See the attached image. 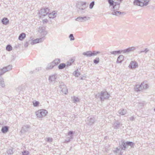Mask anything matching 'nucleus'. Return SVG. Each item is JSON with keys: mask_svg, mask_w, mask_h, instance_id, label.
Instances as JSON below:
<instances>
[{"mask_svg": "<svg viewBox=\"0 0 155 155\" xmlns=\"http://www.w3.org/2000/svg\"><path fill=\"white\" fill-rule=\"evenodd\" d=\"M138 107L140 108H142L143 106V104L141 103H139L137 104Z\"/></svg>", "mask_w": 155, "mask_h": 155, "instance_id": "obj_51", "label": "nucleus"}, {"mask_svg": "<svg viewBox=\"0 0 155 155\" xmlns=\"http://www.w3.org/2000/svg\"><path fill=\"white\" fill-rule=\"evenodd\" d=\"M28 41H26L24 45V46L25 47H27L28 46Z\"/></svg>", "mask_w": 155, "mask_h": 155, "instance_id": "obj_55", "label": "nucleus"}, {"mask_svg": "<svg viewBox=\"0 0 155 155\" xmlns=\"http://www.w3.org/2000/svg\"><path fill=\"white\" fill-rule=\"evenodd\" d=\"M55 66V64H54V62H52L48 64L46 67V69L48 70L52 69Z\"/></svg>", "mask_w": 155, "mask_h": 155, "instance_id": "obj_20", "label": "nucleus"}, {"mask_svg": "<svg viewBox=\"0 0 155 155\" xmlns=\"http://www.w3.org/2000/svg\"><path fill=\"white\" fill-rule=\"evenodd\" d=\"M96 120V118L94 117H89L87 119L86 123L88 125H91L94 123Z\"/></svg>", "mask_w": 155, "mask_h": 155, "instance_id": "obj_4", "label": "nucleus"}, {"mask_svg": "<svg viewBox=\"0 0 155 155\" xmlns=\"http://www.w3.org/2000/svg\"><path fill=\"white\" fill-rule=\"evenodd\" d=\"M48 14V17L50 18H55L56 15V13L55 12H52L51 13H49Z\"/></svg>", "mask_w": 155, "mask_h": 155, "instance_id": "obj_25", "label": "nucleus"}, {"mask_svg": "<svg viewBox=\"0 0 155 155\" xmlns=\"http://www.w3.org/2000/svg\"><path fill=\"white\" fill-rule=\"evenodd\" d=\"M115 150H114V153H116V154H120V155H122V153H123V152H122V150L120 148H119L118 147H117L116 148Z\"/></svg>", "mask_w": 155, "mask_h": 155, "instance_id": "obj_21", "label": "nucleus"}, {"mask_svg": "<svg viewBox=\"0 0 155 155\" xmlns=\"http://www.w3.org/2000/svg\"><path fill=\"white\" fill-rule=\"evenodd\" d=\"M0 82L1 86L2 87H4L5 84L4 82V80L3 78H2V77H0Z\"/></svg>", "mask_w": 155, "mask_h": 155, "instance_id": "obj_34", "label": "nucleus"}, {"mask_svg": "<svg viewBox=\"0 0 155 155\" xmlns=\"http://www.w3.org/2000/svg\"><path fill=\"white\" fill-rule=\"evenodd\" d=\"M33 106L34 107H37L38 106L39 104V102L36 101H34L33 102Z\"/></svg>", "mask_w": 155, "mask_h": 155, "instance_id": "obj_42", "label": "nucleus"}, {"mask_svg": "<svg viewBox=\"0 0 155 155\" xmlns=\"http://www.w3.org/2000/svg\"><path fill=\"white\" fill-rule=\"evenodd\" d=\"M75 60L74 58H71L66 63V66L68 67L71 65L74 62Z\"/></svg>", "mask_w": 155, "mask_h": 155, "instance_id": "obj_23", "label": "nucleus"}, {"mask_svg": "<svg viewBox=\"0 0 155 155\" xmlns=\"http://www.w3.org/2000/svg\"><path fill=\"white\" fill-rule=\"evenodd\" d=\"M22 155H29V151L27 150H24L22 152Z\"/></svg>", "mask_w": 155, "mask_h": 155, "instance_id": "obj_48", "label": "nucleus"}, {"mask_svg": "<svg viewBox=\"0 0 155 155\" xmlns=\"http://www.w3.org/2000/svg\"><path fill=\"white\" fill-rule=\"evenodd\" d=\"M49 9L48 8L41 9L39 12V15L41 17H43L49 14Z\"/></svg>", "mask_w": 155, "mask_h": 155, "instance_id": "obj_3", "label": "nucleus"}, {"mask_svg": "<svg viewBox=\"0 0 155 155\" xmlns=\"http://www.w3.org/2000/svg\"><path fill=\"white\" fill-rule=\"evenodd\" d=\"M122 124L118 121H116L114 124V128L115 129H118Z\"/></svg>", "mask_w": 155, "mask_h": 155, "instance_id": "obj_15", "label": "nucleus"}, {"mask_svg": "<svg viewBox=\"0 0 155 155\" xmlns=\"http://www.w3.org/2000/svg\"><path fill=\"white\" fill-rule=\"evenodd\" d=\"M90 19V18L88 17H79L75 19V20L79 22H84Z\"/></svg>", "mask_w": 155, "mask_h": 155, "instance_id": "obj_8", "label": "nucleus"}, {"mask_svg": "<svg viewBox=\"0 0 155 155\" xmlns=\"http://www.w3.org/2000/svg\"><path fill=\"white\" fill-rule=\"evenodd\" d=\"M48 22V20L47 19H45L43 20V23H47Z\"/></svg>", "mask_w": 155, "mask_h": 155, "instance_id": "obj_56", "label": "nucleus"}, {"mask_svg": "<svg viewBox=\"0 0 155 155\" xmlns=\"http://www.w3.org/2000/svg\"><path fill=\"white\" fill-rule=\"evenodd\" d=\"M2 22L4 25H6L9 23V21L7 18H4L2 19Z\"/></svg>", "mask_w": 155, "mask_h": 155, "instance_id": "obj_26", "label": "nucleus"}, {"mask_svg": "<svg viewBox=\"0 0 155 155\" xmlns=\"http://www.w3.org/2000/svg\"><path fill=\"white\" fill-rule=\"evenodd\" d=\"M30 127L28 125L23 126L22 127L20 132L22 133H25L28 131L30 129Z\"/></svg>", "mask_w": 155, "mask_h": 155, "instance_id": "obj_9", "label": "nucleus"}, {"mask_svg": "<svg viewBox=\"0 0 155 155\" xmlns=\"http://www.w3.org/2000/svg\"><path fill=\"white\" fill-rule=\"evenodd\" d=\"M124 57L123 55H120L117 58V63H121L124 59Z\"/></svg>", "mask_w": 155, "mask_h": 155, "instance_id": "obj_22", "label": "nucleus"}, {"mask_svg": "<svg viewBox=\"0 0 155 155\" xmlns=\"http://www.w3.org/2000/svg\"><path fill=\"white\" fill-rule=\"evenodd\" d=\"M137 66V63L135 61H131L129 66V68L132 69L134 68Z\"/></svg>", "mask_w": 155, "mask_h": 155, "instance_id": "obj_13", "label": "nucleus"}, {"mask_svg": "<svg viewBox=\"0 0 155 155\" xmlns=\"http://www.w3.org/2000/svg\"><path fill=\"white\" fill-rule=\"evenodd\" d=\"M9 130V127H8L5 126L4 127H3L1 129L2 132L3 133H7Z\"/></svg>", "mask_w": 155, "mask_h": 155, "instance_id": "obj_18", "label": "nucleus"}, {"mask_svg": "<svg viewBox=\"0 0 155 155\" xmlns=\"http://www.w3.org/2000/svg\"><path fill=\"white\" fill-rule=\"evenodd\" d=\"M81 80L83 79V78H81Z\"/></svg>", "mask_w": 155, "mask_h": 155, "instance_id": "obj_58", "label": "nucleus"}, {"mask_svg": "<svg viewBox=\"0 0 155 155\" xmlns=\"http://www.w3.org/2000/svg\"><path fill=\"white\" fill-rule=\"evenodd\" d=\"M110 94L106 91H102L95 95V98H99L101 101H103L107 99L110 97Z\"/></svg>", "mask_w": 155, "mask_h": 155, "instance_id": "obj_1", "label": "nucleus"}, {"mask_svg": "<svg viewBox=\"0 0 155 155\" xmlns=\"http://www.w3.org/2000/svg\"><path fill=\"white\" fill-rule=\"evenodd\" d=\"M116 0L117 1L120 2H121L122 1V0Z\"/></svg>", "mask_w": 155, "mask_h": 155, "instance_id": "obj_57", "label": "nucleus"}, {"mask_svg": "<svg viewBox=\"0 0 155 155\" xmlns=\"http://www.w3.org/2000/svg\"><path fill=\"white\" fill-rule=\"evenodd\" d=\"M60 61L61 60L60 59L57 58L56 59L52 62H54V64H55V65H56L58 64L60 62Z\"/></svg>", "mask_w": 155, "mask_h": 155, "instance_id": "obj_33", "label": "nucleus"}, {"mask_svg": "<svg viewBox=\"0 0 155 155\" xmlns=\"http://www.w3.org/2000/svg\"><path fill=\"white\" fill-rule=\"evenodd\" d=\"M6 50L8 51H10L12 50V47L11 45H8L6 47Z\"/></svg>", "mask_w": 155, "mask_h": 155, "instance_id": "obj_38", "label": "nucleus"}, {"mask_svg": "<svg viewBox=\"0 0 155 155\" xmlns=\"http://www.w3.org/2000/svg\"><path fill=\"white\" fill-rule=\"evenodd\" d=\"M129 119L130 120H131V121H134L135 120V118L133 116H132V117H130L129 118Z\"/></svg>", "mask_w": 155, "mask_h": 155, "instance_id": "obj_54", "label": "nucleus"}, {"mask_svg": "<svg viewBox=\"0 0 155 155\" xmlns=\"http://www.w3.org/2000/svg\"><path fill=\"white\" fill-rule=\"evenodd\" d=\"M126 143L127 144V146H130L131 147H133V146L134 144L133 142L130 141L126 142Z\"/></svg>", "mask_w": 155, "mask_h": 155, "instance_id": "obj_39", "label": "nucleus"}, {"mask_svg": "<svg viewBox=\"0 0 155 155\" xmlns=\"http://www.w3.org/2000/svg\"><path fill=\"white\" fill-rule=\"evenodd\" d=\"M77 8L79 9L78 10V12L79 13L82 14L85 12L84 11V10L81 9V8L79 7V4L77 5Z\"/></svg>", "mask_w": 155, "mask_h": 155, "instance_id": "obj_36", "label": "nucleus"}, {"mask_svg": "<svg viewBox=\"0 0 155 155\" xmlns=\"http://www.w3.org/2000/svg\"><path fill=\"white\" fill-rule=\"evenodd\" d=\"M121 142V144H120V143H119L120 148L121 150H125L127 146L126 142H125L123 140H122Z\"/></svg>", "mask_w": 155, "mask_h": 155, "instance_id": "obj_11", "label": "nucleus"}, {"mask_svg": "<svg viewBox=\"0 0 155 155\" xmlns=\"http://www.w3.org/2000/svg\"><path fill=\"white\" fill-rule=\"evenodd\" d=\"M107 0L108 1V3H109V4L110 5V6H111V5H113V4L114 3V1H115V0Z\"/></svg>", "mask_w": 155, "mask_h": 155, "instance_id": "obj_45", "label": "nucleus"}, {"mask_svg": "<svg viewBox=\"0 0 155 155\" xmlns=\"http://www.w3.org/2000/svg\"><path fill=\"white\" fill-rule=\"evenodd\" d=\"M143 84H141L140 85H137L134 88V90L138 92L140 91L143 89L142 88V85Z\"/></svg>", "mask_w": 155, "mask_h": 155, "instance_id": "obj_14", "label": "nucleus"}, {"mask_svg": "<svg viewBox=\"0 0 155 155\" xmlns=\"http://www.w3.org/2000/svg\"><path fill=\"white\" fill-rule=\"evenodd\" d=\"M73 133L72 131H70L68 132V136L70 137H69V139H66L65 140V141L67 142H68L70 141L71 140L73 139Z\"/></svg>", "mask_w": 155, "mask_h": 155, "instance_id": "obj_12", "label": "nucleus"}, {"mask_svg": "<svg viewBox=\"0 0 155 155\" xmlns=\"http://www.w3.org/2000/svg\"><path fill=\"white\" fill-rule=\"evenodd\" d=\"M141 84H143L142 85V88L143 89H147L148 88V85L147 84L145 83L144 82H143Z\"/></svg>", "mask_w": 155, "mask_h": 155, "instance_id": "obj_37", "label": "nucleus"}, {"mask_svg": "<svg viewBox=\"0 0 155 155\" xmlns=\"http://www.w3.org/2000/svg\"><path fill=\"white\" fill-rule=\"evenodd\" d=\"M80 5L81 6V9L85 10L87 8L86 3V2H81Z\"/></svg>", "mask_w": 155, "mask_h": 155, "instance_id": "obj_27", "label": "nucleus"}, {"mask_svg": "<svg viewBox=\"0 0 155 155\" xmlns=\"http://www.w3.org/2000/svg\"><path fill=\"white\" fill-rule=\"evenodd\" d=\"M52 140H53V139L51 138L48 137L47 138V141L48 142H51L52 141Z\"/></svg>", "mask_w": 155, "mask_h": 155, "instance_id": "obj_52", "label": "nucleus"}, {"mask_svg": "<svg viewBox=\"0 0 155 155\" xmlns=\"http://www.w3.org/2000/svg\"><path fill=\"white\" fill-rule=\"evenodd\" d=\"M26 37V34L24 33H22L19 35L18 39L20 40H22Z\"/></svg>", "mask_w": 155, "mask_h": 155, "instance_id": "obj_28", "label": "nucleus"}, {"mask_svg": "<svg viewBox=\"0 0 155 155\" xmlns=\"http://www.w3.org/2000/svg\"><path fill=\"white\" fill-rule=\"evenodd\" d=\"M99 58L98 57H97L93 61L94 63L95 64H98L99 62Z\"/></svg>", "mask_w": 155, "mask_h": 155, "instance_id": "obj_40", "label": "nucleus"}, {"mask_svg": "<svg viewBox=\"0 0 155 155\" xmlns=\"http://www.w3.org/2000/svg\"><path fill=\"white\" fill-rule=\"evenodd\" d=\"M35 113L38 117L41 118L46 115L48 114V111L45 109H41L36 111Z\"/></svg>", "mask_w": 155, "mask_h": 155, "instance_id": "obj_2", "label": "nucleus"}, {"mask_svg": "<svg viewBox=\"0 0 155 155\" xmlns=\"http://www.w3.org/2000/svg\"><path fill=\"white\" fill-rule=\"evenodd\" d=\"M6 70H7V71L11 70L12 68V65H9L8 66L4 67Z\"/></svg>", "mask_w": 155, "mask_h": 155, "instance_id": "obj_41", "label": "nucleus"}, {"mask_svg": "<svg viewBox=\"0 0 155 155\" xmlns=\"http://www.w3.org/2000/svg\"><path fill=\"white\" fill-rule=\"evenodd\" d=\"M100 52L99 51H91V56H94L96 55L97 54H99L100 53Z\"/></svg>", "mask_w": 155, "mask_h": 155, "instance_id": "obj_43", "label": "nucleus"}, {"mask_svg": "<svg viewBox=\"0 0 155 155\" xmlns=\"http://www.w3.org/2000/svg\"><path fill=\"white\" fill-rule=\"evenodd\" d=\"M56 74H54L50 76L49 77L48 80L50 82L54 81L56 78Z\"/></svg>", "mask_w": 155, "mask_h": 155, "instance_id": "obj_17", "label": "nucleus"}, {"mask_svg": "<svg viewBox=\"0 0 155 155\" xmlns=\"http://www.w3.org/2000/svg\"><path fill=\"white\" fill-rule=\"evenodd\" d=\"M91 53V51H88L85 52H84L83 53V54L87 57H91L92 56Z\"/></svg>", "mask_w": 155, "mask_h": 155, "instance_id": "obj_24", "label": "nucleus"}, {"mask_svg": "<svg viewBox=\"0 0 155 155\" xmlns=\"http://www.w3.org/2000/svg\"><path fill=\"white\" fill-rule=\"evenodd\" d=\"M69 38H70V40L71 41H73L74 40L75 38L73 36V34H71L70 35Z\"/></svg>", "mask_w": 155, "mask_h": 155, "instance_id": "obj_47", "label": "nucleus"}, {"mask_svg": "<svg viewBox=\"0 0 155 155\" xmlns=\"http://www.w3.org/2000/svg\"><path fill=\"white\" fill-rule=\"evenodd\" d=\"M141 7L147 5L149 2V0H140Z\"/></svg>", "mask_w": 155, "mask_h": 155, "instance_id": "obj_16", "label": "nucleus"}, {"mask_svg": "<svg viewBox=\"0 0 155 155\" xmlns=\"http://www.w3.org/2000/svg\"><path fill=\"white\" fill-rule=\"evenodd\" d=\"M114 3L113 5L111 6H112V8H111V10L113 12H114V11H116L119 10L120 7V2H114Z\"/></svg>", "mask_w": 155, "mask_h": 155, "instance_id": "obj_6", "label": "nucleus"}, {"mask_svg": "<svg viewBox=\"0 0 155 155\" xmlns=\"http://www.w3.org/2000/svg\"><path fill=\"white\" fill-rule=\"evenodd\" d=\"M118 112L120 114L123 115L126 113V111L123 109H121L119 110Z\"/></svg>", "mask_w": 155, "mask_h": 155, "instance_id": "obj_31", "label": "nucleus"}, {"mask_svg": "<svg viewBox=\"0 0 155 155\" xmlns=\"http://www.w3.org/2000/svg\"><path fill=\"white\" fill-rule=\"evenodd\" d=\"M124 12H121L120 11H114L111 13V14L113 15H115L117 16H119L120 15L123 14Z\"/></svg>", "mask_w": 155, "mask_h": 155, "instance_id": "obj_19", "label": "nucleus"}, {"mask_svg": "<svg viewBox=\"0 0 155 155\" xmlns=\"http://www.w3.org/2000/svg\"><path fill=\"white\" fill-rule=\"evenodd\" d=\"M73 100L74 103L78 102L79 101V99L77 97H74L73 98Z\"/></svg>", "mask_w": 155, "mask_h": 155, "instance_id": "obj_44", "label": "nucleus"}, {"mask_svg": "<svg viewBox=\"0 0 155 155\" xmlns=\"http://www.w3.org/2000/svg\"><path fill=\"white\" fill-rule=\"evenodd\" d=\"M134 4L135 5L141 6L140 0H134Z\"/></svg>", "mask_w": 155, "mask_h": 155, "instance_id": "obj_32", "label": "nucleus"}, {"mask_svg": "<svg viewBox=\"0 0 155 155\" xmlns=\"http://www.w3.org/2000/svg\"><path fill=\"white\" fill-rule=\"evenodd\" d=\"M111 54H113L115 55H116L117 54H120L121 53V51L120 50L111 51L109 52Z\"/></svg>", "mask_w": 155, "mask_h": 155, "instance_id": "obj_29", "label": "nucleus"}, {"mask_svg": "<svg viewBox=\"0 0 155 155\" xmlns=\"http://www.w3.org/2000/svg\"><path fill=\"white\" fill-rule=\"evenodd\" d=\"M7 152L8 155H11L13 154V152L12 149H9L7 150Z\"/></svg>", "mask_w": 155, "mask_h": 155, "instance_id": "obj_46", "label": "nucleus"}, {"mask_svg": "<svg viewBox=\"0 0 155 155\" xmlns=\"http://www.w3.org/2000/svg\"><path fill=\"white\" fill-rule=\"evenodd\" d=\"M154 111H155V108L154 109Z\"/></svg>", "mask_w": 155, "mask_h": 155, "instance_id": "obj_59", "label": "nucleus"}, {"mask_svg": "<svg viewBox=\"0 0 155 155\" xmlns=\"http://www.w3.org/2000/svg\"><path fill=\"white\" fill-rule=\"evenodd\" d=\"M60 87L61 89V91L63 93L65 94H67L68 93V90L66 86L64 85L63 83L61 82L60 83Z\"/></svg>", "mask_w": 155, "mask_h": 155, "instance_id": "obj_5", "label": "nucleus"}, {"mask_svg": "<svg viewBox=\"0 0 155 155\" xmlns=\"http://www.w3.org/2000/svg\"><path fill=\"white\" fill-rule=\"evenodd\" d=\"M149 50L147 48H146L144 51H140V53L145 52V53H147L148 51Z\"/></svg>", "mask_w": 155, "mask_h": 155, "instance_id": "obj_53", "label": "nucleus"}, {"mask_svg": "<svg viewBox=\"0 0 155 155\" xmlns=\"http://www.w3.org/2000/svg\"><path fill=\"white\" fill-rule=\"evenodd\" d=\"M45 37H43L41 38H37L35 39L34 40L32 41L31 42V44L32 45L37 43H38L42 42L45 39Z\"/></svg>", "mask_w": 155, "mask_h": 155, "instance_id": "obj_7", "label": "nucleus"}, {"mask_svg": "<svg viewBox=\"0 0 155 155\" xmlns=\"http://www.w3.org/2000/svg\"><path fill=\"white\" fill-rule=\"evenodd\" d=\"M135 48L134 47H131L124 50H121V52H123V53H128L130 52L133 51L135 50Z\"/></svg>", "mask_w": 155, "mask_h": 155, "instance_id": "obj_10", "label": "nucleus"}, {"mask_svg": "<svg viewBox=\"0 0 155 155\" xmlns=\"http://www.w3.org/2000/svg\"><path fill=\"white\" fill-rule=\"evenodd\" d=\"M94 5V2L93 1L92 2H91L90 4L89 5V8L90 9H92L93 7V6Z\"/></svg>", "mask_w": 155, "mask_h": 155, "instance_id": "obj_49", "label": "nucleus"}, {"mask_svg": "<svg viewBox=\"0 0 155 155\" xmlns=\"http://www.w3.org/2000/svg\"><path fill=\"white\" fill-rule=\"evenodd\" d=\"M41 30V35L43 36V37H45L47 34V32L45 30L43 29H42V28Z\"/></svg>", "mask_w": 155, "mask_h": 155, "instance_id": "obj_35", "label": "nucleus"}, {"mask_svg": "<svg viewBox=\"0 0 155 155\" xmlns=\"http://www.w3.org/2000/svg\"><path fill=\"white\" fill-rule=\"evenodd\" d=\"M66 64L64 63H62L60 64L58 66V68L59 69L61 70L64 69L65 68Z\"/></svg>", "mask_w": 155, "mask_h": 155, "instance_id": "obj_30", "label": "nucleus"}, {"mask_svg": "<svg viewBox=\"0 0 155 155\" xmlns=\"http://www.w3.org/2000/svg\"><path fill=\"white\" fill-rule=\"evenodd\" d=\"M74 74L75 76L78 77L80 75V73L79 72H78L76 70L74 71Z\"/></svg>", "mask_w": 155, "mask_h": 155, "instance_id": "obj_50", "label": "nucleus"}]
</instances>
